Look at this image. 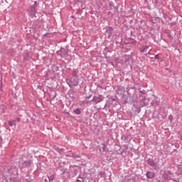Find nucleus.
Here are the masks:
<instances>
[{"instance_id":"nucleus-1","label":"nucleus","mask_w":182,"mask_h":182,"mask_svg":"<svg viewBox=\"0 0 182 182\" xmlns=\"http://www.w3.org/2000/svg\"><path fill=\"white\" fill-rule=\"evenodd\" d=\"M27 14L29 16L33 18V16H36V8L33 6H31L27 10Z\"/></svg>"},{"instance_id":"nucleus-2","label":"nucleus","mask_w":182,"mask_h":182,"mask_svg":"<svg viewBox=\"0 0 182 182\" xmlns=\"http://www.w3.org/2000/svg\"><path fill=\"white\" fill-rule=\"evenodd\" d=\"M103 99H105L103 95H99V96H94L92 100H90V102H93V103H95V105H97V103H100V102H103Z\"/></svg>"},{"instance_id":"nucleus-3","label":"nucleus","mask_w":182,"mask_h":182,"mask_svg":"<svg viewBox=\"0 0 182 182\" xmlns=\"http://www.w3.org/2000/svg\"><path fill=\"white\" fill-rule=\"evenodd\" d=\"M147 164L150 166L151 167H157V164L154 163V161L151 159H149L146 161Z\"/></svg>"},{"instance_id":"nucleus-4","label":"nucleus","mask_w":182,"mask_h":182,"mask_svg":"<svg viewBox=\"0 0 182 182\" xmlns=\"http://www.w3.org/2000/svg\"><path fill=\"white\" fill-rule=\"evenodd\" d=\"M149 46H142L139 50L141 53H144V52L147 53V50H149Z\"/></svg>"},{"instance_id":"nucleus-5","label":"nucleus","mask_w":182,"mask_h":182,"mask_svg":"<svg viewBox=\"0 0 182 182\" xmlns=\"http://www.w3.org/2000/svg\"><path fill=\"white\" fill-rule=\"evenodd\" d=\"M31 164H32V160L23 161L22 162V165H24L26 167H30Z\"/></svg>"},{"instance_id":"nucleus-6","label":"nucleus","mask_w":182,"mask_h":182,"mask_svg":"<svg viewBox=\"0 0 182 182\" xmlns=\"http://www.w3.org/2000/svg\"><path fill=\"white\" fill-rule=\"evenodd\" d=\"M61 52V58H63V56H69V53L68 52V50L63 48L60 50Z\"/></svg>"},{"instance_id":"nucleus-7","label":"nucleus","mask_w":182,"mask_h":182,"mask_svg":"<svg viewBox=\"0 0 182 182\" xmlns=\"http://www.w3.org/2000/svg\"><path fill=\"white\" fill-rule=\"evenodd\" d=\"M23 59L24 61L29 60V53H28V51H26L23 54Z\"/></svg>"},{"instance_id":"nucleus-8","label":"nucleus","mask_w":182,"mask_h":182,"mask_svg":"<svg viewBox=\"0 0 182 182\" xmlns=\"http://www.w3.org/2000/svg\"><path fill=\"white\" fill-rule=\"evenodd\" d=\"M106 150V144H102L101 146L100 147V153L102 154V153H105Z\"/></svg>"},{"instance_id":"nucleus-9","label":"nucleus","mask_w":182,"mask_h":182,"mask_svg":"<svg viewBox=\"0 0 182 182\" xmlns=\"http://www.w3.org/2000/svg\"><path fill=\"white\" fill-rule=\"evenodd\" d=\"M113 28L112 27H107L106 32L109 35V36H112V34L113 33Z\"/></svg>"},{"instance_id":"nucleus-10","label":"nucleus","mask_w":182,"mask_h":182,"mask_svg":"<svg viewBox=\"0 0 182 182\" xmlns=\"http://www.w3.org/2000/svg\"><path fill=\"white\" fill-rule=\"evenodd\" d=\"M154 173L151 171H147L146 172V178H154Z\"/></svg>"},{"instance_id":"nucleus-11","label":"nucleus","mask_w":182,"mask_h":182,"mask_svg":"<svg viewBox=\"0 0 182 182\" xmlns=\"http://www.w3.org/2000/svg\"><path fill=\"white\" fill-rule=\"evenodd\" d=\"M124 92H126V90H124V87H119L118 88V91H117V93L119 95H124Z\"/></svg>"},{"instance_id":"nucleus-12","label":"nucleus","mask_w":182,"mask_h":182,"mask_svg":"<svg viewBox=\"0 0 182 182\" xmlns=\"http://www.w3.org/2000/svg\"><path fill=\"white\" fill-rule=\"evenodd\" d=\"M71 156L73 159H80L82 157V155L76 154L75 153H71Z\"/></svg>"},{"instance_id":"nucleus-13","label":"nucleus","mask_w":182,"mask_h":182,"mask_svg":"<svg viewBox=\"0 0 182 182\" xmlns=\"http://www.w3.org/2000/svg\"><path fill=\"white\" fill-rule=\"evenodd\" d=\"M73 77H76V79H77V77H78V76H77V70H73Z\"/></svg>"},{"instance_id":"nucleus-14","label":"nucleus","mask_w":182,"mask_h":182,"mask_svg":"<svg viewBox=\"0 0 182 182\" xmlns=\"http://www.w3.org/2000/svg\"><path fill=\"white\" fill-rule=\"evenodd\" d=\"M127 180L129 182H135L136 181L134 180V178L133 176H127Z\"/></svg>"},{"instance_id":"nucleus-15","label":"nucleus","mask_w":182,"mask_h":182,"mask_svg":"<svg viewBox=\"0 0 182 182\" xmlns=\"http://www.w3.org/2000/svg\"><path fill=\"white\" fill-rule=\"evenodd\" d=\"M74 113H75V114H80L82 112L80 111V109L77 108L75 110H74Z\"/></svg>"},{"instance_id":"nucleus-16","label":"nucleus","mask_w":182,"mask_h":182,"mask_svg":"<svg viewBox=\"0 0 182 182\" xmlns=\"http://www.w3.org/2000/svg\"><path fill=\"white\" fill-rule=\"evenodd\" d=\"M15 121L14 120H11V121H9V125H10L11 127L12 126H15Z\"/></svg>"},{"instance_id":"nucleus-17","label":"nucleus","mask_w":182,"mask_h":182,"mask_svg":"<svg viewBox=\"0 0 182 182\" xmlns=\"http://www.w3.org/2000/svg\"><path fill=\"white\" fill-rule=\"evenodd\" d=\"M53 180H55V176H51L48 177V181H53Z\"/></svg>"},{"instance_id":"nucleus-18","label":"nucleus","mask_w":182,"mask_h":182,"mask_svg":"<svg viewBox=\"0 0 182 182\" xmlns=\"http://www.w3.org/2000/svg\"><path fill=\"white\" fill-rule=\"evenodd\" d=\"M109 6L112 8H114V2H113V1H110L109 3Z\"/></svg>"},{"instance_id":"nucleus-19","label":"nucleus","mask_w":182,"mask_h":182,"mask_svg":"<svg viewBox=\"0 0 182 182\" xmlns=\"http://www.w3.org/2000/svg\"><path fill=\"white\" fill-rule=\"evenodd\" d=\"M55 151H58V153H60V151H62V150L60 149H59V147H55Z\"/></svg>"},{"instance_id":"nucleus-20","label":"nucleus","mask_w":182,"mask_h":182,"mask_svg":"<svg viewBox=\"0 0 182 182\" xmlns=\"http://www.w3.org/2000/svg\"><path fill=\"white\" fill-rule=\"evenodd\" d=\"M72 153L73 152H69L68 154H67V157H72Z\"/></svg>"},{"instance_id":"nucleus-21","label":"nucleus","mask_w":182,"mask_h":182,"mask_svg":"<svg viewBox=\"0 0 182 182\" xmlns=\"http://www.w3.org/2000/svg\"><path fill=\"white\" fill-rule=\"evenodd\" d=\"M90 97H92V94L87 95L85 97V99H90Z\"/></svg>"},{"instance_id":"nucleus-22","label":"nucleus","mask_w":182,"mask_h":182,"mask_svg":"<svg viewBox=\"0 0 182 182\" xmlns=\"http://www.w3.org/2000/svg\"><path fill=\"white\" fill-rule=\"evenodd\" d=\"M147 55H150V50H149L148 53H146L145 54L146 56H147Z\"/></svg>"},{"instance_id":"nucleus-23","label":"nucleus","mask_w":182,"mask_h":182,"mask_svg":"<svg viewBox=\"0 0 182 182\" xmlns=\"http://www.w3.org/2000/svg\"><path fill=\"white\" fill-rule=\"evenodd\" d=\"M155 59H159V55H155Z\"/></svg>"},{"instance_id":"nucleus-24","label":"nucleus","mask_w":182,"mask_h":182,"mask_svg":"<svg viewBox=\"0 0 182 182\" xmlns=\"http://www.w3.org/2000/svg\"><path fill=\"white\" fill-rule=\"evenodd\" d=\"M18 119V122H21V118H17Z\"/></svg>"},{"instance_id":"nucleus-25","label":"nucleus","mask_w":182,"mask_h":182,"mask_svg":"<svg viewBox=\"0 0 182 182\" xmlns=\"http://www.w3.org/2000/svg\"><path fill=\"white\" fill-rule=\"evenodd\" d=\"M78 82L76 81V83L75 84V86H76L77 85Z\"/></svg>"},{"instance_id":"nucleus-26","label":"nucleus","mask_w":182,"mask_h":182,"mask_svg":"<svg viewBox=\"0 0 182 182\" xmlns=\"http://www.w3.org/2000/svg\"><path fill=\"white\" fill-rule=\"evenodd\" d=\"M36 4H38L37 1H34V5H36Z\"/></svg>"},{"instance_id":"nucleus-27","label":"nucleus","mask_w":182,"mask_h":182,"mask_svg":"<svg viewBox=\"0 0 182 182\" xmlns=\"http://www.w3.org/2000/svg\"><path fill=\"white\" fill-rule=\"evenodd\" d=\"M45 181H48V179H45Z\"/></svg>"}]
</instances>
